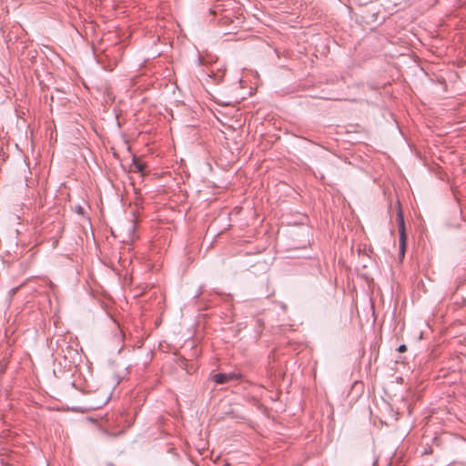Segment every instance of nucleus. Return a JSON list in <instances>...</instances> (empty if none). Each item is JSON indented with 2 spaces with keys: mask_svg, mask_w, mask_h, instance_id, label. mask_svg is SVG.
I'll return each mask as SVG.
<instances>
[{
  "mask_svg": "<svg viewBox=\"0 0 466 466\" xmlns=\"http://www.w3.org/2000/svg\"><path fill=\"white\" fill-rule=\"evenodd\" d=\"M398 350H399L400 352H404V351H406V345H400V346L399 347Z\"/></svg>",
  "mask_w": 466,
  "mask_h": 466,
  "instance_id": "39448f33",
  "label": "nucleus"
},
{
  "mask_svg": "<svg viewBox=\"0 0 466 466\" xmlns=\"http://www.w3.org/2000/svg\"><path fill=\"white\" fill-rule=\"evenodd\" d=\"M234 377H235L234 374H231V373L230 374L218 373L214 376V380L218 384H222V383L229 381Z\"/></svg>",
  "mask_w": 466,
  "mask_h": 466,
  "instance_id": "7ed1b4c3",
  "label": "nucleus"
},
{
  "mask_svg": "<svg viewBox=\"0 0 466 466\" xmlns=\"http://www.w3.org/2000/svg\"><path fill=\"white\" fill-rule=\"evenodd\" d=\"M146 165L138 158H134L131 168L133 171L140 173L142 176L146 175Z\"/></svg>",
  "mask_w": 466,
  "mask_h": 466,
  "instance_id": "f03ea898",
  "label": "nucleus"
},
{
  "mask_svg": "<svg viewBox=\"0 0 466 466\" xmlns=\"http://www.w3.org/2000/svg\"><path fill=\"white\" fill-rule=\"evenodd\" d=\"M399 231H400V257L403 260L406 249V228L403 213L401 211L398 214Z\"/></svg>",
  "mask_w": 466,
  "mask_h": 466,
  "instance_id": "f257e3e1",
  "label": "nucleus"
},
{
  "mask_svg": "<svg viewBox=\"0 0 466 466\" xmlns=\"http://www.w3.org/2000/svg\"><path fill=\"white\" fill-rule=\"evenodd\" d=\"M109 397L108 396H106L102 400L98 401V402H96L93 404V407L95 409H97V408H100L101 406H103L104 404H106L108 400Z\"/></svg>",
  "mask_w": 466,
  "mask_h": 466,
  "instance_id": "20e7f679",
  "label": "nucleus"
},
{
  "mask_svg": "<svg viewBox=\"0 0 466 466\" xmlns=\"http://www.w3.org/2000/svg\"><path fill=\"white\" fill-rule=\"evenodd\" d=\"M222 114L228 115V114H230V112H222Z\"/></svg>",
  "mask_w": 466,
  "mask_h": 466,
  "instance_id": "423d86ee",
  "label": "nucleus"
}]
</instances>
